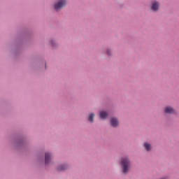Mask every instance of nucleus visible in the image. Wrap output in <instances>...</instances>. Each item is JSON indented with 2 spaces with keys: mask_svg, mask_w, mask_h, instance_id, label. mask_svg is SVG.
Segmentation results:
<instances>
[{
  "mask_svg": "<svg viewBox=\"0 0 179 179\" xmlns=\"http://www.w3.org/2000/svg\"><path fill=\"white\" fill-rule=\"evenodd\" d=\"M164 113L166 114H174L176 110L171 106H166L164 109Z\"/></svg>",
  "mask_w": 179,
  "mask_h": 179,
  "instance_id": "obj_4",
  "label": "nucleus"
},
{
  "mask_svg": "<svg viewBox=\"0 0 179 179\" xmlns=\"http://www.w3.org/2000/svg\"><path fill=\"white\" fill-rule=\"evenodd\" d=\"M144 148L147 151H150L151 150V145L148 144V143H144Z\"/></svg>",
  "mask_w": 179,
  "mask_h": 179,
  "instance_id": "obj_8",
  "label": "nucleus"
},
{
  "mask_svg": "<svg viewBox=\"0 0 179 179\" xmlns=\"http://www.w3.org/2000/svg\"><path fill=\"white\" fill-rule=\"evenodd\" d=\"M162 179H166V178H162Z\"/></svg>",
  "mask_w": 179,
  "mask_h": 179,
  "instance_id": "obj_12",
  "label": "nucleus"
},
{
  "mask_svg": "<svg viewBox=\"0 0 179 179\" xmlns=\"http://www.w3.org/2000/svg\"><path fill=\"white\" fill-rule=\"evenodd\" d=\"M66 4V0H59L57 3H56L54 6L55 10H59L63 7H64Z\"/></svg>",
  "mask_w": 179,
  "mask_h": 179,
  "instance_id": "obj_2",
  "label": "nucleus"
},
{
  "mask_svg": "<svg viewBox=\"0 0 179 179\" xmlns=\"http://www.w3.org/2000/svg\"><path fill=\"white\" fill-rule=\"evenodd\" d=\"M66 166H64V165H61L60 166H59L58 168H57V171H64L65 169H66Z\"/></svg>",
  "mask_w": 179,
  "mask_h": 179,
  "instance_id": "obj_9",
  "label": "nucleus"
},
{
  "mask_svg": "<svg viewBox=\"0 0 179 179\" xmlns=\"http://www.w3.org/2000/svg\"><path fill=\"white\" fill-rule=\"evenodd\" d=\"M94 113H90V115H89V117L88 120L90 122H94Z\"/></svg>",
  "mask_w": 179,
  "mask_h": 179,
  "instance_id": "obj_10",
  "label": "nucleus"
},
{
  "mask_svg": "<svg viewBox=\"0 0 179 179\" xmlns=\"http://www.w3.org/2000/svg\"><path fill=\"white\" fill-rule=\"evenodd\" d=\"M110 124L112 127H116L119 125V122L117 119H115V117H112L110 119Z\"/></svg>",
  "mask_w": 179,
  "mask_h": 179,
  "instance_id": "obj_5",
  "label": "nucleus"
},
{
  "mask_svg": "<svg viewBox=\"0 0 179 179\" xmlns=\"http://www.w3.org/2000/svg\"><path fill=\"white\" fill-rule=\"evenodd\" d=\"M106 53H107L108 55H109V54H110V50H108L106 51Z\"/></svg>",
  "mask_w": 179,
  "mask_h": 179,
  "instance_id": "obj_11",
  "label": "nucleus"
},
{
  "mask_svg": "<svg viewBox=\"0 0 179 179\" xmlns=\"http://www.w3.org/2000/svg\"><path fill=\"white\" fill-rule=\"evenodd\" d=\"M159 3L158 1H153L152 3V6H151V9L157 12L159 10Z\"/></svg>",
  "mask_w": 179,
  "mask_h": 179,
  "instance_id": "obj_3",
  "label": "nucleus"
},
{
  "mask_svg": "<svg viewBox=\"0 0 179 179\" xmlns=\"http://www.w3.org/2000/svg\"><path fill=\"white\" fill-rule=\"evenodd\" d=\"M120 164L122 167V172L123 173L126 174L129 172L130 169L131 162L129 158L124 157L122 159L120 162Z\"/></svg>",
  "mask_w": 179,
  "mask_h": 179,
  "instance_id": "obj_1",
  "label": "nucleus"
},
{
  "mask_svg": "<svg viewBox=\"0 0 179 179\" xmlns=\"http://www.w3.org/2000/svg\"><path fill=\"white\" fill-rule=\"evenodd\" d=\"M99 117L101 120H105L108 117L107 112H104V110H101L99 112Z\"/></svg>",
  "mask_w": 179,
  "mask_h": 179,
  "instance_id": "obj_7",
  "label": "nucleus"
},
{
  "mask_svg": "<svg viewBox=\"0 0 179 179\" xmlns=\"http://www.w3.org/2000/svg\"><path fill=\"white\" fill-rule=\"evenodd\" d=\"M51 159V155L49 153H45V164H49Z\"/></svg>",
  "mask_w": 179,
  "mask_h": 179,
  "instance_id": "obj_6",
  "label": "nucleus"
}]
</instances>
